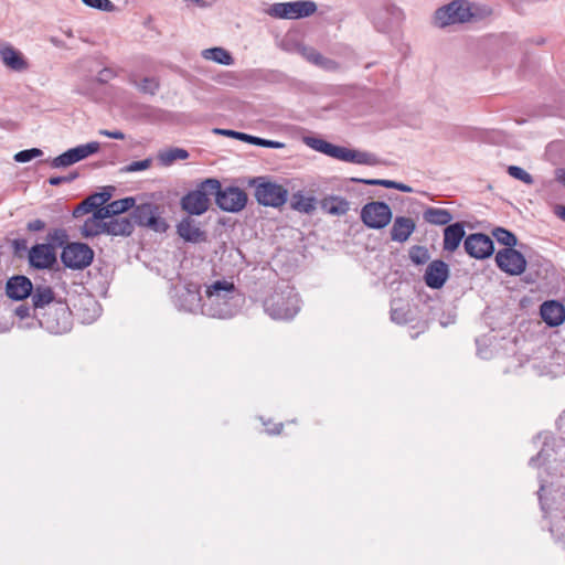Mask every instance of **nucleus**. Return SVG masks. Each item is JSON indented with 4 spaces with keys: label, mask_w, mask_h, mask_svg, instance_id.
I'll return each instance as SVG.
<instances>
[{
    "label": "nucleus",
    "mask_w": 565,
    "mask_h": 565,
    "mask_svg": "<svg viewBox=\"0 0 565 565\" xmlns=\"http://www.w3.org/2000/svg\"><path fill=\"white\" fill-rule=\"evenodd\" d=\"M135 221L154 232H166L168 224L161 217V207L154 203H141L134 210Z\"/></svg>",
    "instance_id": "9"
},
{
    "label": "nucleus",
    "mask_w": 565,
    "mask_h": 565,
    "mask_svg": "<svg viewBox=\"0 0 565 565\" xmlns=\"http://www.w3.org/2000/svg\"><path fill=\"white\" fill-rule=\"evenodd\" d=\"M54 300V292L49 286H36L32 290V302L35 308H43Z\"/></svg>",
    "instance_id": "31"
},
{
    "label": "nucleus",
    "mask_w": 565,
    "mask_h": 565,
    "mask_svg": "<svg viewBox=\"0 0 565 565\" xmlns=\"http://www.w3.org/2000/svg\"><path fill=\"white\" fill-rule=\"evenodd\" d=\"M76 163L74 160V157L72 154V150H67L64 153L57 156L51 161L52 168H62V167H68Z\"/></svg>",
    "instance_id": "41"
},
{
    "label": "nucleus",
    "mask_w": 565,
    "mask_h": 565,
    "mask_svg": "<svg viewBox=\"0 0 565 565\" xmlns=\"http://www.w3.org/2000/svg\"><path fill=\"white\" fill-rule=\"evenodd\" d=\"M555 214L562 218L563 221H565V206L563 205H557L556 209H555Z\"/></svg>",
    "instance_id": "53"
},
{
    "label": "nucleus",
    "mask_w": 565,
    "mask_h": 565,
    "mask_svg": "<svg viewBox=\"0 0 565 565\" xmlns=\"http://www.w3.org/2000/svg\"><path fill=\"white\" fill-rule=\"evenodd\" d=\"M259 146L266 147V148H281L282 143H280L278 141L262 139Z\"/></svg>",
    "instance_id": "50"
},
{
    "label": "nucleus",
    "mask_w": 565,
    "mask_h": 565,
    "mask_svg": "<svg viewBox=\"0 0 565 565\" xmlns=\"http://www.w3.org/2000/svg\"><path fill=\"white\" fill-rule=\"evenodd\" d=\"M322 210L331 215H344L349 211V202L339 196L326 198L321 203Z\"/></svg>",
    "instance_id": "28"
},
{
    "label": "nucleus",
    "mask_w": 565,
    "mask_h": 565,
    "mask_svg": "<svg viewBox=\"0 0 565 565\" xmlns=\"http://www.w3.org/2000/svg\"><path fill=\"white\" fill-rule=\"evenodd\" d=\"M0 58L6 67L23 72L29 68V63L23 54L8 42H0Z\"/></svg>",
    "instance_id": "17"
},
{
    "label": "nucleus",
    "mask_w": 565,
    "mask_h": 565,
    "mask_svg": "<svg viewBox=\"0 0 565 565\" xmlns=\"http://www.w3.org/2000/svg\"><path fill=\"white\" fill-rule=\"evenodd\" d=\"M216 132H220V134L225 135V136H232V137H235L238 140L246 141L248 143L256 145V146H259L260 145V140H262V138H259V137H254V136H250V135H247V134H244V132H237V131H233V130H221V129H217Z\"/></svg>",
    "instance_id": "39"
},
{
    "label": "nucleus",
    "mask_w": 565,
    "mask_h": 565,
    "mask_svg": "<svg viewBox=\"0 0 565 565\" xmlns=\"http://www.w3.org/2000/svg\"><path fill=\"white\" fill-rule=\"evenodd\" d=\"M77 173H70L68 175H65V177H51L49 179V183L51 185H60L62 183H65V182H72L73 180H75L77 178Z\"/></svg>",
    "instance_id": "44"
},
{
    "label": "nucleus",
    "mask_w": 565,
    "mask_h": 565,
    "mask_svg": "<svg viewBox=\"0 0 565 565\" xmlns=\"http://www.w3.org/2000/svg\"><path fill=\"white\" fill-rule=\"evenodd\" d=\"M536 459H537V458H534V457H533V458H531V460H530V465H534V463H535V461H536Z\"/></svg>",
    "instance_id": "55"
},
{
    "label": "nucleus",
    "mask_w": 565,
    "mask_h": 565,
    "mask_svg": "<svg viewBox=\"0 0 565 565\" xmlns=\"http://www.w3.org/2000/svg\"><path fill=\"white\" fill-rule=\"evenodd\" d=\"M317 11V4L313 1H292L278 2L271 4L267 13L276 19L296 20L312 15Z\"/></svg>",
    "instance_id": "7"
},
{
    "label": "nucleus",
    "mask_w": 565,
    "mask_h": 565,
    "mask_svg": "<svg viewBox=\"0 0 565 565\" xmlns=\"http://www.w3.org/2000/svg\"><path fill=\"white\" fill-rule=\"evenodd\" d=\"M391 205L395 207L396 202L401 201L398 196H392L390 198Z\"/></svg>",
    "instance_id": "54"
},
{
    "label": "nucleus",
    "mask_w": 565,
    "mask_h": 565,
    "mask_svg": "<svg viewBox=\"0 0 565 565\" xmlns=\"http://www.w3.org/2000/svg\"><path fill=\"white\" fill-rule=\"evenodd\" d=\"M540 315L548 327H558L565 321V307L557 300H546L540 307Z\"/></svg>",
    "instance_id": "18"
},
{
    "label": "nucleus",
    "mask_w": 565,
    "mask_h": 565,
    "mask_svg": "<svg viewBox=\"0 0 565 565\" xmlns=\"http://www.w3.org/2000/svg\"><path fill=\"white\" fill-rule=\"evenodd\" d=\"M415 228L416 224L413 218L397 216L391 230V239L399 243L406 242Z\"/></svg>",
    "instance_id": "23"
},
{
    "label": "nucleus",
    "mask_w": 565,
    "mask_h": 565,
    "mask_svg": "<svg viewBox=\"0 0 565 565\" xmlns=\"http://www.w3.org/2000/svg\"><path fill=\"white\" fill-rule=\"evenodd\" d=\"M423 220L430 224L436 226H444L449 225L450 222L454 220L452 213L443 207H436V206H427L423 211Z\"/></svg>",
    "instance_id": "24"
},
{
    "label": "nucleus",
    "mask_w": 565,
    "mask_h": 565,
    "mask_svg": "<svg viewBox=\"0 0 565 565\" xmlns=\"http://www.w3.org/2000/svg\"><path fill=\"white\" fill-rule=\"evenodd\" d=\"M134 230L128 217H116L106 222L105 233L110 235H130Z\"/></svg>",
    "instance_id": "26"
},
{
    "label": "nucleus",
    "mask_w": 565,
    "mask_h": 565,
    "mask_svg": "<svg viewBox=\"0 0 565 565\" xmlns=\"http://www.w3.org/2000/svg\"><path fill=\"white\" fill-rule=\"evenodd\" d=\"M134 205H135V199L129 196V198H124L120 200L113 201L100 210H102L104 216H106L107 218H110L114 215L125 213L126 211L134 207Z\"/></svg>",
    "instance_id": "27"
},
{
    "label": "nucleus",
    "mask_w": 565,
    "mask_h": 565,
    "mask_svg": "<svg viewBox=\"0 0 565 565\" xmlns=\"http://www.w3.org/2000/svg\"><path fill=\"white\" fill-rule=\"evenodd\" d=\"M449 277V266L441 259L428 264L425 274V284L433 289L441 288Z\"/></svg>",
    "instance_id": "15"
},
{
    "label": "nucleus",
    "mask_w": 565,
    "mask_h": 565,
    "mask_svg": "<svg viewBox=\"0 0 565 565\" xmlns=\"http://www.w3.org/2000/svg\"><path fill=\"white\" fill-rule=\"evenodd\" d=\"M363 223L372 228H382L388 224V205L383 202H371L361 211Z\"/></svg>",
    "instance_id": "13"
},
{
    "label": "nucleus",
    "mask_w": 565,
    "mask_h": 565,
    "mask_svg": "<svg viewBox=\"0 0 565 565\" xmlns=\"http://www.w3.org/2000/svg\"><path fill=\"white\" fill-rule=\"evenodd\" d=\"M465 225L462 222H456L445 227L443 233V249L448 253H454L460 246L465 238Z\"/></svg>",
    "instance_id": "20"
},
{
    "label": "nucleus",
    "mask_w": 565,
    "mask_h": 565,
    "mask_svg": "<svg viewBox=\"0 0 565 565\" xmlns=\"http://www.w3.org/2000/svg\"><path fill=\"white\" fill-rule=\"evenodd\" d=\"M139 87L145 93L154 94L159 88V82L153 77L143 78Z\"/></svg>",
    "instance_id": "43"
},
{
    "label": "nucleus",
    "mask_w": 565,
    "mask_h": 565,
    "mask_svg": "<svg viewBox=\"0 0 565 565\" xmlns=\"http://www.w3.org/2000/svg\"><path fill=\"white\" fill-rule=\"evenodd\" d=\"M409 258L416 265H423L429 260V252L425 246L415 245L409 249Z\"/></svg>",
    "instance_id": "36"
},
{
    "label": "nucleus",
    "mask_w": 565,
    "mask_h": 565,
    "mask_svg": "<svg viewBox=\"0 0 565 565\" xmlns=\"http://www.w3.org/2000/svg\"><path fill=\"white\" fill-rule=\"evenodd\" d=\"M94 259V250L84 243L73 242L64 246L61 260L65 267L71 269H84Z\"/></svg>",
    "instance_id": "8"
},
{
    "label": "nucleus",
    "mask_w": 565,
    "mask_h": 565,
    "mask_svg": "<svg viewBox=\"0 0 565 565\" xmlns=\"http://www.w3.org/2000/svg\"><path fill=\"white\" fill-rule=\"evenodd\" d=\"M220 181L216 179H206L198 188L190 191L181 199L182 209L192 215L205 213L210 206V198L217 192Z\"/></svg>",
    "instance_id": "4"
},
{
    "label": "nucleus",
    "mask_w": 565,
    "mask_h": 565,
    "mask_svg": "<svg viewBox=\"0 0 565 565\" xmlns=\"http://www.w3.org/2000/svg\"><path fill=\"white\" fill-rule=\"evenodd\" d=\"M110 199V194L106 192L95 193L86 198L83 202L89 209L93 214L98 209H103L104 204Z\"/></svg>",
    "instance_id": "35"
},
{
    "label": "nucleus",
    "mask_w": 565,
    "mask_h": 565,
    "mask_svg": "<svg viewBox=\"0 0 565 565\" xmlns=\"http://www.w3.org/2000/svg\"><path fill=\"white\" fill-rule=\"evenodd\" d=\"M178 234L186 242L201 243L206 241L205 232L190 217L183 218L178 224Z\"/></svg>",
    "instance_id": "22"
},
{
    "label": "nucleus",
    "mask_w": 565,
    "mask_h": 565,
    "mask_svg": "<svg viewBox=\"0 0 565 565\" xmlns=\"http://www.w3.org/2000/svg\"><path fill=\"white\" fill-rule=\"evenodd\" d=\"M301 55L310 63L327 70V71H337L339 68V64L330 58L324 57L317 50L312 47H302Z\"/></svg>",
    "instance_id": "25"
},
{
    "label": "nucleus",
    "mask_w": 565,
    "mask_h": 565,
    "mask_svg": "<svg viewBox=\"0 0 565 565\" xmlns=\"http://www.w3.org/2000/svg\"><path fill=\"white\" fill-rule=\"evenodd\" d=\"M45 227V223L42 221V220H33L31 222L28 223V230L30 232H40L42 230H44Z\"/></svg>",
    "instance_id": "48"
},
{
    "label": "nucleus",
    "mask_w": 565,
    "mask_h": 565,
    "mask_svg": "<svg viewBox=\"0 0 565 565\" xmlns=\"http://www.w3.org/2000/svg\"><path fill=\"white\" fill-rule=\"evenodd\" d=\"M255 184V198L264 206L280 207L287 202L288 190L278 183L258 178L253 181Z\"/></svg>",
    "instance_id": "5"
},
{
    "label": "nucleus",
    "mask_w": 565,
    "mask_h": 565,
    "mask_svg": "<svg viewBox=\"0 0 565 565\" xmlns=\"http://www.w3.org/2000/svg\"><path fill=\"white\" fill-rule=\"evenodd\" d=\"M72 154L74 157L75 162H78L90 154L98 152L99 143L97 141L88 142L86 145H81L75 148H72Z\"/></svg>",
    "instance_id": "34"
},
{
    "label": "nucleus",
    "mask_w": 565,
    "mask_h": 565,
    "mask_svg": "<svg viewBox=\"0 0 565 565\" xmlns=\"http://www.w3.org/2000/svg\"><path fill=\"white\" fill-rule=\"evenodd\" d=\"M354 182L371 184V185H382L384 188H388V180L385 179H352Z\"/></svg>",
    "instance_id": "45"
},
{
    "label": "nucleus",
    "mask_w": 565,
    "mask_h": 565,
    "mask_svg": "<svg viewBox=\"0 0 565 565\" xmlns=\"http://www.w3.org/2000/svg\"><path fill=\"white\" fill-rule=\"evenodd\" d=\"M391 320L396 321L397 323H404L407 321V319H402L399 317L398 310H394L393 312H391Z\"/></svg>",
    "instance_id": "51"
},
{
    "label": "nucleus",
    "mask_w": 565,
    "mask_h": 565,
    "mask_svg": "<svg viewBox=\"0 0 565 565\" xmlns=\"http://www.w3.org/2000/svg\"><path fill=\"white\" fill-rule=\"evenodd\" d=\"M202 56L205 60H210L222 65H232L234 63V58L231 53L223 47L206 49L202 52Z\"/></svg>",
    "instance_id": "29"
},
{
    "label": "nucleus",
    "mask_w": 565,
    "mask_h": 565,
    "mask_svg": "<svg viewBox=\"0 0 565 565\" xmlns=\"http://www.w3.org/2000/svg\"><path fill=\"white\" fill-rule=\"evenodd\" d=\"M217 206L226 212H239L247 204V193L237 186H227L222 189L220 185L217 192H214Z\"/></svg>",
    "instance_id": "10"
},
{
    "label": "nucleus",
    "mask_w": 565,
    "mask_h": 565,
    "mask_svg": "<svg viewBox=\"0 0 565 565\" xmlns=\"http://www.w3.org/2000/svg\"><path fill=\"white\" fill-rule=\"evenodd\" d=\"M305 142L311 149L344 162L366 166H373L376 163L375 157L371 153L335 146L321 138L308 137L305 139Z\"/></svg>",
    "instance_id": "2"
},
{
    "label": "nucleus",
    "mask_w": 565,
    "mask_h": 565,
    "mask_svg": "<svg viewBox=\"0 0 565 565\" xmlns=\"http://www.w3.org/2000/svg\"><path fill=\"white\" fill-rule=\"evenodd\" d=\"M33 290L31 280L25 276H13L7 281V296L13 300H23L28 298Z\"/></svg>",
    "instance_id": "19"
},
{
    "label": "nucleus",
    "mask_w": 565,
    "mask_h": 565,
    "mask_svg": "<svg viewBox=\"0 0 565 565\" xmlns=\"http://www.w3.org/2000/svg\"><path fill=\"white\" fill-rule=\"evenodd\" d=\"M41 323L51 333H65L71 328L70 312L64 307L55 308L43 316Z\"/></svg>",
    "instance_id": "14"
},
{
    "label": "nucleus",
    "mask_w": 565,
    "mask_h": 565,
    "mask_svg": "<svg viewBox=\"0 0 565 565\" xmlns=\"http://www.w3.org/2000/svg\"><path fill=\"white\" fill-rule=\"evenodd\" d=\"M556 180L565 185V169H558L556 171Z\"/></svg>",
    "instance_id": "52"
},
{
    "label": "nucleus",
    "mask_w": 565,
    "mask_h": 565,
    "mask_svg": "<svg viewBox=\"0 0 565 565\" xmlns=\"http://www.w3.org/2000/svg\"><path fill=\"white\" fill-rule=\"evenodd\" d=\"M391 189H395V190H398L402 192H408V193L414 191L412 186L406 185L401 182L392 181V180H391Z\"/></svg>",
    "instance_id": "49"
},
{
    "label": "nucleus",
    "mask_w": 565,
    "mask_h": 565,
    "mask_svg": "<svg viewBox=\"0 0 565 565\" xmlns=\"http://www.w3.org/2000/svg\"><path fill=\"white\" fill-rule=\"evenodd\" d=\"M291 207L303 213H311L316 209V200L298 192L292 195Z\"/></svg>",
    "instance_id": "32"
},
{
    "label": "nucleus",
    "mask_w": 565,
    "mask_h": 565,
    "mask_svg": "<svg viewBox=\"0 0 565 565\" xmlns=\"http://www.w3.org/2000/svg\"><path fill=\"white\" fill-rule=\"evenodd\" d=\"M100 209L88 216L79 227L81 235L85 238L94 237L105 233L106 220Z\"/></svg>",
    "instance_id": "21"
},
{
    "label": "nucleus",
    "mask_w": 565,
    "mask_h": 565,
    "mask_svg": "<svg viewBox=\"0 0 565 565\" xmlns=\"http://www.w3.org/2000/svg\"><path fill=\"white\" fill-rule=\"evenodd\" d=\"M29 262L32 267L45 269L56 262L54 247L50 244H36L29 252Z\"/></svg>",
    "instance_id": "16"
},
{
    "label": "nucleus",
    "mask_w": 565,
    "mask_h": 565,
    "mask_svg": "<svg viewBox=\"0 0 565 565\" xmlns=\"http://www.w3.org/2000/svg\"><path fill=\"white\" fill-rule=\"evenodd\" d=\"M151 166H152V159L147 158V159H143L140 161L130 162L129 164L122 167L120 169V172L132 173V172L143 171V170H148Z\"/></svg>",
    "instance_id": "38"
},
{
    "label": "nucleus",
    "mask_w": 565,
    "mask_h": 565,
    "mask_svg": "<svg viewBox=\"0 0 565 565\" xmlns=\"http://www.w3.org/2000/svg\"><path fill=\"white\" fill-rule=\"evenodd\" d=\"M492 236L498 243L505 246V248H513L518 244L516 236L504 227H495L492 230Z\"/></svg>",
    "instance_id": "33"
},
{
    "label": "nucleus",
    "mask_w": 565,
    "mask_h": 565,
    "mask_svg": "<svg viewBox=\"0 0 565 565\" xmlns=\"http://www.w3.org/2000/svg\"><path fill=\"white\" fill-rule=\"evenodd\" d=\"M264 309L273 319H292L299 311V299L291 289L275 291L265 299Z\"/></svg>",
    "instance_id": "3"
},
{
    "label": "nucleus",
    "mask_w": 565,
    "mask_h": 565,
    "mask_svg": "<svg viewBox=\"0 0 565 565\" xmlns=\"http://www.w3.org/2000/svg\"><path fill=\"white\" fill-rule=\"evenodd\" d=\"M508 173L512 178L520 180L527 185H531L534 183L533 177L521 167L510 166L508 168Z\"/></svg>",
    "instance_id": "37"
},
{
    "label": "nucleus",
    "mask_w": 565,
    "mask_h": 565,
    "mask_svg": "<svg viewBox=\"0 0 565 565\" xmlns=\"http://www.w3.org/2000/svg\"><path fill=\"white\" fill-rule=\"evenodd\" d=\"M87 7L98 9L105 12H111L115 9L110 0H82Z\"/></svg>",
    "instance_id": "42"
},
{
    "label": "nucleus",
    "mask_w": 565,
    "mask_h": 565,
    "mask_svg": "<svg viewBox=\"0 0 565 565\" xmlns=\"http://www.w3.org/2000/svg\"><path fill=\"white\" fill-rule=\"evenodd\" d=\"M188 158L189 152L182 148H170L158 153V160L163 167H169L177 160H185Z\"/></svg>",
    "instance_id": "30"
},
{
    "label": "nucleus",
    "mask_w": 565,
    "mask_h": 565,
    "mask_svg": "<svg viewBox=\"0 0 565 565\" xmlns=\"http://www.w3.org/2000/svg\"><path fill=\"white\" fill-rule=\"evenodd\" d=\"M42 153H43L42 150L38 149V148L26 149V150H22V151H19L18 153H15L14 160L17 162L24 163V162H29L35 158L41 157Z\"/></svg>",
    "instance_id": "40"
},
{
    "label": "nucleus",
    "mask_w": 565,
    "mask_h": 565,
    "mask_svg": "<svg viewBox=\"0 0 565 565\" xmlns=\"http://www.w3.org/2000/svg\"><path fill=\"white\" fill-rule=\"evenodd\" d=\"M497 266L505 274L519 276L526 269L524 255L514 248L500 249L495 255Z\"/></svg>",
    "instance_id": "11"
},
{
    "label": "nucleus",
    "mask_w": 565,
    "mask_h": 565,
    "mask_svg": "<svg viewBox=\"0 0 565 565\" xmlns=\"http://www.w3.org/2000/svg\"><path fill=\"white\" fill-rule=\"evenodd\" d=\"M205 297L213 309L214 317L230 319L236 315L239 292L233 281L221 279L206 285Z\"/></svg>",
    "instance_id": "1"
},
{
    "label": "nucleus",
    "mask_w": 565,
    "mask_h": 565,
    "mask_svg": "<svg viewBox=\"0 0 565 565\" xmlns=\"http://www.w3.org/2000/svg\"><path fill=\"white\" fill-rule=\"evenodd\" d=\"M89 209L85 205V203L82 201L73 211V216L75 218L82 217L86 214H89Z\"/></svg>",
    "instance_id": "46"
},
{
    "label": "nucleus",
    "mask_w": 565,
    "mask_h": 565,
    "mask_svg": "<svg viewBox=\"0 0 565 565\" xmlns=\"http://www.w3.org/2000/svg\"><path fill=\"white\" fill-rule=\"evenodd\" d=\"M99 135L108 137V138H113V139H118V140L125 139V135L119 130L110 131V130L102 129V130H99Z\"/></svg>",
    "instance_id": "47"
},
{
    "label": "nucleus",
    "mask_w": 565,
    "mask_h": 565,
    "mask_svg": "<svg viewBox=\"0 0 565 565\" xmlns=\"http://www.w3.org/2000/svg\"><path fill=\"white\" fill-rule=\"evenodd\" d=\"M466 253L476 259L490 257L494 252L492 239L483 233L469 234L463 241Z\"/></svg>",
    "instance_id": "12"
},
{
    "label": "nucleus",
    "mask_w": 565,
    "mask_h": 565,
    "mask_svg": "<svg viewBox=\"0 0 565 565\" xmlns=\"http://www.w3.org/2000/svg\"><path fill=\"white\" fill-rule=\"evenodd\" d=\"M471 17L469 3L462 0H455L436 10L434 23L439 28H445L450 24L467 22Z\"/></svg>",
    "instance_id": "6"
}]
</instances>
